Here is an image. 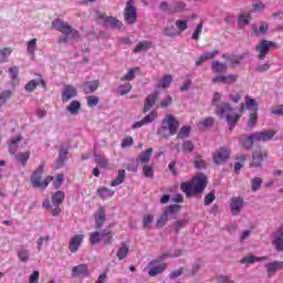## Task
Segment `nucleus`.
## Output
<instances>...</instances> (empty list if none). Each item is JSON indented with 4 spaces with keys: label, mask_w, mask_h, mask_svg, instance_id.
Here are the masks:
<instances>
[{
    "label": "nucleus",
    "mask_w": 283,
    "mask_h": 283,
    "mask_svg": "<svg viewBox=\"0 0 283 283\" xmlns=\"http://www.w3.org/2000/svg\"><path fill=\"white\" fill-rule=\"evenodd\" d=\"M207 176L203 174L195 176L190 181H184L180 185L182 193L186 198H200L207 189Z\"/></svg>",
    "instance_id": "f257e3e1"
},
{
    "label": "nucleus",
    "mask_w": 283,
    "mask_h": 283,
    "mask_svg": "<svg viewBox=\"0 0 283 283\" xmlns=\"http://www.w3.org/2000/svg\"><path fill=\"white\" fill-rule=\"evenodd\" d=\"M51 25L53 30L64 34V36L57 39V43H67V41H78L81 39V33L62 19L55 18Z\"/></svg>",
    "instance_id": "f03ea898"
},
{
    "label": "nucleus",
    "mask_w": 283,
    "mask_h": 283,
    "mask_svg": "<svg viewBox=\"0 0 283 283\" xmlns=\"http://www.w3.org/2000/svg\"><path fill=\"white\" fill-rule=\"evenodd\" d=\"M231 112H233V107L228 102H223L220 105L217 106V109L214 111V114L217 116H220L221 118H226L228 125L230 126V129H233L235 127V123L240 120L239 114H235L233 117H231Z\"/></svg>",
    "instance_id": "7ed1b4c3"
},
{
    "label": "nucleus",
    "mask_w": 283,
    "mask_h": 283,
    "mask_svg": "<svg viewBox=\"0 0 283 283\" xmlns=\"http://www.w3.org/2000/svg\"><path fill=\"white\" fill-rule=\"evenodd\" d=\"M178 127H180V122L174 117L171 114H167L163 119V126L158 128L157 134L165 138V132H169L170 136H176L178 134Z\"/></svg>",
    "instance_id": "20e7f679"
},
{
    "label": "nucleus",
    "mask_w": 283,
    "mask_h": 283,
    "mask_svg": "<svg viewBox=\"0 0 283 283\" xmlns=\"http://www.w3.org/2000/svg\"><path fill=\"white\" fill-rule=\"evenodd\" d=\"M44 171V166L40 165L38 169L33 172L31 176V185L34 187V189H46V187L54 180V177L46 176L44 180H42Z\"/></svg>",
    "instance_id": "39448f33"
},
{
    "label": "nucleus",
    "mask_w": 283,
    "mask_h": 283,
    "mask_svg": "<svg viewBox=\"0 0 283 283\" xmlns=\"http://www.w3.org/2000/svg\"><path fill=\"white\" fill-rule=\"evenodd\" d=\"M103 240L104 244L109 245L114 242V235H112V231L104 229L101 232L95 231L90 234V242L94 247L98 244Z\"/></svg>",
    "instance_id": "423d86ee"
},
{
    "label": "nucleus",
    "mask_w": 283,
    "mask_h": 283,
    "mask_svg": "<svg viewBox=\"0 0 283 283\" xmlns=\"http://www.w3.org/2000/svg\"><path fill=\"white\" fill-rule=\"evenodd\" d=\"M124 21L128 25H134L138 21V15L136 13V7H134V0H128L126 8L124 10Z\"/></svg>",
    "instance_id": "0eeeda50"
},
{
    "label": "nucleus",
    "mask_w": 283,
    "mask_h": 283,
    "mask_svg": "<svg viewBox=\"0 0 283 283\" xmlns=\"http://www.w3.org/2000/svg\"><path fill=\"white\" fill-rule=\"evenodd\" d=\"M163 260L160 258L158 260H153L148 263L147 269L149 277H156V275H160V273H165L167 271V263H160Z\"/></svg>",
    "instance_id": "6e6552de"
},
{
    "label": "nucleus",
    "mask_w": 283,
    "mask_h": 283,
    "mask_svg": "<svg viewBox=\"0 0 283 283\" xmlns=\"http://www.w3.org/2000/svg\"><path fill=\"white\" fill-rule=\"evenodd\" d=\"M269 158V151L263 150L261 146H259L253 153H252V163L251 167L258 168L262 167V163Z\"/></svg>",
    "instance_id": "1a4fd4ad"
},
{
    "label": "nucleus",
    "mask_w": 283,
    "mask_h": 283,
    "mask_svg": "<svg viewBox=\"0 0 283 283\" xmlns=\"http://www.w3.org/2000/svg\"><path fill=\"white\" fill-rule=\"evenodd\" d=\"M230 157L231 149L228 147H221L212 155V160L216 165H224Z\"/></svg>",
    "instance_id": "9d476101"
},
{
    "label": "nucleus",
    "mask_w": 283,
    "mask_h": 283,
    "mask_svg": "<svg viewBox=\"0 0 283 283\" xmlns=\"http://www.w3.org/2000/svg\"><path fill=\"white\" fill-rule=\"evenodd\" d=\"M272 48L277 46L275 45V42L269 40H263L256 45L260 61H264V59H266V54H269Z\"/></svg>",
    "instance_id": "9b49d317"
},
{
    "label": "nucleus",
    "mask_w": 283,
    "mask_h": 283,
    "mask_svg": "<svg viewBox=\"0 0 283 283\" xmlns=\"http://www.w3.org/2000/svg\"><path fill=\"white\" fill-rule=\"evenodd\" d=\"M277 132L273 129H264L253 133V138L255 143H269V140H272L273 136H275Z\"/></svg>",
    "instance_id": "f8f14e48"
},
{
    "label": "nucleus",
    "mask_w": 283,
    "mask_h": 283,
    "mask_svg": "<svg viewBox=\"0 0 283 283\" xmlns=\"http://www.w3.org/2000/svg\"><path fill=\"white\" fill-rule=\"evenodd\" d=\"M78 96V91H76V87L66 84L64 85V88L62 90V103H70L72 98H76Z\"/></svg>",
    "instance_id": "ddd939ff"
},
{
    "label": "nucleus",
    "mask_w": 283,
    "mask_h": 283,
    "mask_svg": "<svg viewBox=\"0 0 283 283\" xmlns=\"http://www.w3.org/2000/svg\"><path fill=\"white\" fill-rule=\"evenodd\" d=\"M242 207H244V198L233 197L230 200V211L232 216H239L240 211H242Z\"/></svg>",
    "instance_id": "4468645a"
},
{
    "label": "nucleus",
    "mask_w": 283,
    "mask_h": 283,
    "mask_svg": "<svg viewBox=\"0 0 283 283\" xmlns=\"http://www.w3.org/2000/svg\"><path fill=\"white\" fill-rule=\"evenodd\" d=\"M83 240H85L84 234L73 235L69 242V251L71 253H76L78 251V249H81V244H83Z\"/></svg>",
    "instance_id": "2eb2a0df"
},
{
    "label": "nucleus",
    "mask_w": 283,
    "mask_h": 283,
    "mask_svg": "<svg viewBox=\"0 0 283 283\" xmlns=\"http://www.w3.org/2000/svg\"><path fill=\"white\" fill-rule=\"evenodd\" d=\"M39 85H41V87H43V90L48 88V84H45V80H43V77L41 75H38V80L29 81L25 84L24 90H25V92H34V90H36V87H39Z\"/></svg>",
    "instance_id": "dca6fc26"
},
{
    "label": "nucleus",
    "mask_w": 283,
    "mask_h": 283,
    "mask_svg": "<svg viewBox=\"0 0 283 283\" xmlns=\"http://www.w3.org/2000/svg\"><path fill=\"white\" fill-rule=\"evenodd\" d=\"M21 140H23V136L21 134H18L15 137H12L8 140L9 154L12 156L17 155Z\"/></svg>",
    "instance_id": "f3484780"
},
{
    "label": "nucleus",
    "mask_w": 283,
    "mask_h": 283,
    "mask_svg": "<svg viewBox=\"0 0 283 283\" xmlns=\"http://www.w3.org/2000/svg\"><path fill=\"white\" fill-rule=\"evenodd\" d=\"M73 277H90V268L87 264H80L72 268Z\"/></svg>",
    "instance_id": "a211bd4d"
},
{
    "label": "nucleus",
    "mask_w": 283,
    "mask_h": 283,
    "mask_svg": "<svg viewBox=\"0 0 283 283\" xmlns=\"http://www.w3.org/2000/svg\"><path fill=\"white\" fill-rule=\"evenodd\" d=\"M158 96H160V93L158 92L147 95L144 102V114H147V112H149V109H151V107L156 105V101H158Z\"/></svg>",
    "instance_id": "6ab92c4d"
},
{
    "label": "nucleus",
    "mask_w": 283,
    "mask_h": 283,
    "mask_svg": "<svg viewBox=\"0 0 283 283\" xmlns=\"http://www.w3.org/2000/svg\"><path fill=\"white\" fill-rule=\"evenodd\" d=\"M268 276L273 277L277 271L283 269V261H273L265 264Z\"/></svg>",
    "instance_id": "aec40b11"
},
{
    "label": "nucleus",
    "mask_w": 283,
    "mask_h": 283,
    "mask_svg": "<svg viewBox=\"0 0 283 283\" xmlns=\"http://www.w3.org/2000/svg\"><path fill=\"white\" fill-rule=\"evenodd\" d=\"M99 85H101V82L98 80L83 82L82 90L83 92H85V94H94V92L98 90Z\"/></svg>",
    "instance_id": "412c9836"
},
{
    "label": "nucleus",
    "mask_w": 283,
    "mask_h": 283,
    "mask_svg": "<svg viewBox=\"0 0 283 283\" xmlns=\"http://www.w3.org/2000/svg\"><path fill=\"white\" fill-rule=\"evenodd\" d=\"M94 218H95V229L101 230L103 228V224H105V220H106L105 210L101 208L97 212H95Z\"/></svg>",
    "instance_id": "4be33fe9"
},
{
    "label": "nucleus",
    "mask_w": 283,
    "mask_h": 283,
    "mask_svg": "<svg viewBox=\"0 0 283 283\" xmlns=\"http://www.w3.org/2000/svg\"><path fill=\"white\" fill-rule=\"evenodd\" d=\"M239 143L244 149H253V143H255V137L253 134L250 136L242 135L239 137Z\"/></svg>",
    "instance_id": "5701e85b"
},
{
    "label": "nucleus",
    "mask_w": 283,
    "mask_h": 283,
    "mask_svg": "<svg viewBox=\"0 0 283 283\" xmlns=\"http://www.w3.org/2000/svg\"><path fill=\"white\" fill-rule=\"evenodd\" d=\"M222 59L228 61L230 65H240L242 61L244 60V55H235L231 53H224Z\"/></svg>",
    "instance_id": "b1692460"
},
{
    "label": "nucleus",
    "mask_w": 283,
    "mask_h": 283,
    "mask_svg": "<svg viewBox=\"0 0 283 283\" xmlns=\"http://www.w3.org/2000/svg\"><path fill=\"white\" fill-rule=\"evenodd\" d=\"M154 46V43L147 40L140 41L133 50L135 54H138L140 52H147V50H151Z\"/></svg>",
    "instance_id": "393cba45"
},
{
    "label": "nucleus",
    "mask_w": 283,
    "mask_h": 283,
    "mask_svg": "<svg viewBox=\"0 0 283 283\" xmlns=\"http://www.w3.org/2000/svg\"><path fill=\"white\" fill-rule=\"evenodd\" d=\"M265 260H269V256H254L253 254H248L243 259H241V264H253L255 262H264Z\"/></svg>",
    "instance_id": "a878e982"
},
{
    "label": "nucleus",
    "mask_w": 283,
    "mask_h": 283,
    "mask_svg": "<svg viewBox=\"0 0 283 283\" xmlns=\"http://www.w3.org/2000/svg\"><path fill=\"white\" fill-rule=\"evenodd\" d=\"M187 10V3L185 2H175L174 6H171L168 9V14H178L180 12H185Z\"/></svg>",
    "instance_id": "bb28decb"
},
{
    "label": "nucleus",
    "mask_w": 283,
    "mask_h": 283,
    "mask_svg": "<svg viewBox=\"0 0 283 283\" xmlns=\"http://www.w3.org/2000/svg\"><path fill=\"white\" fill-rule=\"evenodd\" d=\"M104 23H106L109 28H114L115 30H120L123 28V22L114 17H105L103 18Z\"/></svg>",
    "instance_id": "cd10ccee"
},
{
    "label": "nucleus",
    "mask_w": 283,
    "mask_h": 283,
    "mask_svg": "<svg viewBox=\"0 0 283 283\" xmlns=\"http://www.w3.org/2000/svg\"><path fill=\"white\" fill-rule=\"evenodd\" d=\"M154 154V148H147L137 159L136 163H142V165H147L151 160V155Z\"/></svg>",
    "instance_id": "c85d7f7f"
},
{
    "label": "nucleus",
    "mask_w": 283,
    "mask_h": 283,
    "mask_svg": "<svg viewBox=\"0 0 283 283\" xmlns=\"http://www.w3.org/2000/svg\"><path fill=\"white\" fill-rule=\"evenodd\" d=\"M97 195L102 200H107V198L114 197V190L107 187H101L97 189Z\"/></svg>",
    "instance_id": "c756f323"
},
{
    "label": "nucleus",
    "mask_w": 283,
    "mask_h": 283,
    "mask_svg": "<svg viewBox=\"0 0 283 283\" xmlns=\"http://www.w3.org/2000/svg\"><path fill=\"white\" fill-rule=\"evenodd\" d=\"M128 254L129 245L127 244V242H123L117 250V258L118 260H125V258H127Z\"/></svg>",
    "instance_id": "7c9ffc66"
},
{
    "label": "nucleus",
    "mask_w": 283,
    "mask_h": 283,
    "mask_svg": "<svg viewBox=\"0 0 283 283\" xmlns=\"http://www.w3.org/2000/svg\"><path fill=\"white\" fill-rule=\"evenodd\" d=\"M14 158L17 163H20L22 167H25V165H28V161L30 160V151L18 153L14 155Z\"/></svg>",
    "instance_id": "2f4dec72"
},
{
    "label": "nucleus",
    "mask_w": 283,
    "mask_h": 283,
    "mask_svg": "<svg viewBox=\"0 0 283 283\" xmlns=\"http://www.w3.org/2000/svg\"><path fill=\"white\" fill-rule=\"evenodd\" d=\"M52 205H63V200H65V192L57 190L51 196Z\"/></svg>",
    "instance_id": "473e14b6"
},
{
    "label": "nucleus",
    "mask_w": 283,
    "mask_h": 283,
    "mask_svg": "<svg viewBox=\"0 0 283 283\" xmlns=\"http://www.w3.org/2000/svg\"><path fill=\"white\" fill-rule=\"evenodd\" d=\"M125 178H127V174L125 172V169L118 170V175L116 179H114L111 182V187H118V185H123V182H125Z\"/></svg>",
    "instance_id": "72a5a7b5"
},
{
    "label": "nucleus",
    "mask_w": 283,
    "mask_h": 283,
    "mask_svg": "<svg viewBox=\"0 0 283 283\" xmlns=\"http://www.w3.org/2000/svg\"><path fill=\"white\" fill-rule=\"evenodd\" d=\"M255 125H258V112H253L250 114V117L245 127L247 132H251V129H253Z\"/></svg>",
    "instance_id": "f704fd0d"
},
{
    "label": "nucleus",
    "mask_w": 283,
    "mask_h": 283,
    "mask_svg": "<svg viewBox=\"0 0 283 283\" xmlns=\"http://www.w3.org/2000/svg\"><path fill=\"white\" fill-rule=\"evenodd\" d=\"M245 108L250 112H258V102L254 98H251L249 95L245 96Z\"/></svg>",
    "instance_id": "c9c22d12"
},
{
    "label": "nucleus",
    "mask_w": 283,
    "mask_h": 283,
    "mask_svg": "<svg viewBox=\"0 0 283 283\" xmlns=\"http://www.w3.org/2000/svg\"><path fill=\"white\" fill-rule=\"evenodd\" d=\"M238 23L240 28H242L243 25H249V23H251V13H247V12L240 13Z\"/></svg>",
    "instance_id": "e433bc0d"
},
{
    "label": "nucleus",
    "mask_w": 283,
    "mask_h": 283,
    "mask_svg": "<svg viewBox=\"0 0 283 283\" xmlns=\"http://www.w3.org/2000/svg\"><path fill=\"white\" fill-rule=\"evenodd\" d=\"M171 81H174V77L171 75L164 76L157 85L158 90L160 88L165 90L169 87V85H171Z\"/></svg>",
    "instance_id": "4c0bfd02"
},
{
    "label": "nucleus",
    "mask_w": 283,
    "mask_h": 283,
    "mask_svg": "<svg viewBox=\"0 0 283 283\" xmlns=\"http://www.w3.org/2000/svg\"><path fill=\"white\" fill-rule=\"evenodd\" d=\"M12 54V48L0 49V63H8V59Z\"/></svg>",
    "instance_id": "58836bf2"
},
{
    "label": "nucleus",
    "mask_w": 283,
    "mask_h": 283,
    "mask_svg": "<svg viewBox=\"0 0 283 283\" xmlns=\"http://www.w3.org/2000/svg\"><path fill=\"white\" fill-rule=\"evenodd\" d=\"M212 70L216 74H221V72H227V64L218 61L212 62Z\"/></svg>",
    "instance_id": "ea45409f"
},
{
    "label": "nucleus",
    "mask_w": 283,
    "mask_h": 283,
    "mask_svg": "<svg viewBox=\"0 0 283 283\" xmlns=\"http://www.w3.org/2000/svg\"><path fill=\"white\" fill-rule=\"evenodd\" d=\"M193 149H196V146L191 140H185L182 143L181 151H184L185 154H192Z\"/></svg>",
    "instance_id": "a19ab883"
},
{
    "label": "nucleus",
    "mask_w": 283,
    "mask_h": 283,
    "mask_svg": "<svg viewBox=\"0 0 283 283\" xmlns=\"http://www.w3.org/2000/svg\"><path fill=\"white\" fill-rule=\"evenodd\" d=\"M189 134H191V128L190 126H182L179 130V133L177 134V138L179 139H185V138H189Z\"/></svg>",
    "instance_id": "79ce46f5"
},
{
    "label": "nucleus",
    "mask_w": 283,
    "mask_h": 283,
    "mask_svg": "<svg viewBox=\"0 0 283 283\" xmlns=\"http://www.w3.org/2000/svg\"><path fill=\"white\" fill-rule=\"evenodd\" d=\"M67 112H70L72 115H75L77 112H81V102L73 101L67 107Z\"/></svg>",
    "instance_id": "37998d69"
},
{
    "label": "nucleus",
    "mask_w": 283,
    "mask_h": 283,
    "mask_svg": "<svg viewBox=\"0 0 283 283\" xmlns=\"http://www.w3.org/2000/svg\"><path fill=\"white\" fill-rule=\"evenodd\" d=\"M168 220H169V214L164 210L163 214L157 220V223H156L157 228L163 229V227L167 224Z\"/></svg>",
    "instance_id": "c03bdc74"
},
{
    "label": "nucleus",
    "mask_w": 283,
    "mask_h": 283,
    "mask_svg": "<svg viewBox=\"0 0 283 283\" xmlns=\"http://www.w3.org/2000/svg\"><path fill=\"white\" fill-rule=\"evenodd\" d=\"M12 98V91L6 90L0 93V102L3 103V105H8V101Z\"/></svg>",
    "instance_id": "a18cd8bd"
},
{
    "label": "nucleus",
    "mask_w": 283,
    "mask_h": 283,
    "mask_svg": "<svg viewBox=\"0 0 283 283\" xmlns=\"http://www.w3.org/2000/svg\"><path fill=\"white\" fill-rule=\"evenodd\" d=\"M180 209H182V207L180 205H170L164 211L168 216H174V214L178 213L180 211Z\"/></svg>",
    "instance_id": "49530a36"
},
{
    "label": "nucleus",
    "mask_w": 283,
    "mask_h": 283,
    "mask_svg": "<svg viewBox=\"0 0 283 283\" xmlns=\"http://www.w3.org/2000/svg\"><path fill=\"white\" fill-rule=\"evenodd\" d=\"M164 34L165 36H169L170 39H176V36H178V31H176V28H174V25L166 27L164 29Z\"/></svg>",
    "instance_id": "de8ad7c7"
},
{
    "label": "nucleus",
    "mask_w": 283,
    "mask_h": 283,
    "mask_svg": "<svg viewBox=\"0 0 283 283\" xmlns=\"http://www.w3.org/2000/svg\"><path fill=\"white\" fill-rule=\"evenodd\" d=\"M182 255V250L177 249L174 253L166 252L163 255L159 256V260H167V258H180Z\"/></svg>",
    "instance_id": "09e8293b"
},
{
    "label": "nucleus",
    "mask_w": 283,
    "mask_h": 283,
    "mask_svg": "<svg viewBox=\"0 0 283 283\" xmlns=\"http://www.w3.org/2000/svg\"><path fill=\"white\" fill-rule=\"evenodd\" d=\"M132 84L126 83V84H122L118 86V92L120 94V96H125L127 94H129V92H132Z\"/></svg>",
    "instance_id": "8fccbe9b"
},
{
    "label": "nucleus",
    "mask_w": 283,
    "mask_h": 283,
    "mask_svg": "<svg viewBox=\"0 0 283 283\" xmlns=\"http://www.w3.org/2000/svg\"><path fill=\"white\" fill-rule=\"evenodd\" d=\"M154 222V214L149 213L144 216L143 218V227L144 229H151L150 224Z\"/></svg>",
    "instance_id": "3c124183"
},
{
    "label": "nucleus",
    "mask_w": 283,
    "mask_h": 283,
    "mask_svg": "<svg viewBox=\"0 0 283 283\" xmlns=\"http://www.w3.org/2000/svg\"><path fill=\"white\" fill-rule=\"evenodd\" d=\"M237 160H239V161H237L234 164V171H235V174L240 172V170L242 169V167H243L242 163H247V156L241 155V156H239L237 158Z\"/></svg>",
    "instance_id": "603ef678"
},
{
    "label": "nucleus",
    "mask_w": 283,
    "mask_h": 283,
    "mask_svg": "<svg viewBox=\"0 0 283 283\" xmlns=\"http://www.w3.org/2000/svg\"><path fill=\"white\" fill-rule=\"evenodd\" d=\"M158 118V113L157 112H150L148 115H146L143 120L145 125H150V123H154Z\"/></svg>",
    "instance_id": "864d4df0"
},
{
    "label": "nucleus",
    "mask_w": 283,
    "mask_h": 283,
    "mask_svg": "<svg viewBox=\"0 0 283 283\" xmlns=\"http://www.w3.org/2000/svg\"><path fill=\"white\" fill-rule=\"evenodd\" d=\"M86 101H87L88 107H96V105H98V103H101V99L98 98V96H95V95L87 96Z\"/></svg>",
    "instance_id": "5fc2aeb1"
},
{
    "label": "nucleus",
    "mask_w": 283,
    "mask_h": 283,
    "mask_svg": "<svg viewBox=\"0 0 283 283\" xmlns=\"http://www.w3.org/2000/svg\"><path fill=\"white\" fill-rule=\"evenodd\" d=\"M262 178L255 177L251 180V189L252 191H258L260 187H262Z\"/></svg>",
    "instance_id": "6e6d98bb"
},
{
    "label": "nucleus",
    "mask_w": 283,
    "mask_h": 283,
    "mask_svg": "<svg viewBox=\"0 0 283 283\" xmlns=\"http://www.w3.org/2000/svg\"><path fill=\"white\" fill-rule=\"evenodd\" d=\"M171 103H174V98L171 97V95H167L166 98L159 103V107L161 109H167V107H169Z\"/></svg>",
    "instance_id": "4d7b16f0"
},
{
    "label": "nucleus",
    "mask_w": 283,
    "mask_h": 283,
    "mask_svg": "<svg viewBox=\"0 0 283 283\" xmlns=\"http://www.w3.org/2000/svg\"><path fill=\"white\" fill-rule=\"evenodd\" d=\"M94 156H95V163H97V165L99 167L105 169L107 167V164H108L107 159L101 157V155H98V154H94Z\"/></svg>",
    "instance_id": "13d9d810"
},
{
    "label": "nucleus",
    "mask_w": 283,
    "mask_h": 283,
    "mask_svg": "<svg viewBox=\"0 0 283 283\" xmlns=\"http://www.w3.org/2000/svg\"><path fill=\"white\" fill-rule=\"evenodd\" d=\"M143 174L145 176V178H153L154 177V167L151 166H143Z\"/></svg>",
    "instance_id": "bf43d9fd"
},
{
    "label": "nucleus",
    "mask_w": 283,
    "mask_h": 283,
    "mask_svg": "<svg viewBox=\"0 0 283 283\" xmlns=\"http://www.w3.org/2000/svg\"><path fill=\"white\" fill-rule=\"evenodd\" d=\"M238 78H239L238 74L223 75V83L231 85V83H235Z\"/></svg>",
    "instance_id": "052dcab7"
},
{
    "label": "nucleus",
    "mask_w": 283,
    "mask_h": 283,
    "mask_svg": "<svg viewBox=\"0 0 283 283\" xmlns=\"http://www.w3.org/2000/svg\"><path fill=\"white\" fill-rule=\"evenodd\" d=\"M134 78H136V71L130 69L123 77H120V81H134Z\"/></svg>",
    "instance_id": "680f3d73"
},
{
    "label": "nucleus",
    "mask_w": 283,
    "mask_h": 283,
    "mask_svg": "<svg viewBox=\"0 0 283 283\" xmlns=\"http://www.w3.org/2000/svg\"><path fill=\"white\" fill-rule=\"evenodd\" d=\"M27 50H28L29 54H34V51L36 50V38H34L28 42Z\"/></svg>",
    "instance_id": "e2e57ef3"
},
{
    "label": "nucleus",
    "mask_w": 283,
    "mask_h": 283,
    "mask_svg": "<svg viewBox=\"0 0 283 283\" xmlns=\"http://www.w3.org/2000/svg\"><path fill=\"white\" fill-rule=\"evenodd\" d=\"M18 258L20 262H28L30 260V252L28 250H21L18 252Z\"/></svg>",
    "instance_id": "0e129e2a"
},
{
    "label": "nucleus",
    "mask_w": 283,
    "mask_h": 283,
    "mask_svg": "<svg viewBox=\"0 0 283 283\" xmlns=\"http://www.w3.org/2000/svg\"><path fill=\"white\" fill-rule=\"evenodd\" d=\"M175 24L179 32H185V30L189 28V25L187 24V20H177Z\"/></svg>",
    "instance_id": "69168bd1"
},
{
    "label": "nucleus",
    "mask_w": 283,
    "mask_h": 283,
    "mask_svg": "<svg viewBox=\"0 0 283 283\" xmlns=\"http://www.w3.org/2000/svg\"><path fill=\"white\" fill-rule=\"evenodd\" d=\"M213 123V117H207L203 120L199 122L198 125H200L201 127H212Z\"/></svg>",
    "instance_id": "338daca9"
},
{
    "label": "nucleus",
    "mask_w": 283,
    "mask_h": 283,
    "mask_svg": "<svg viewBox=\"0 0 283 283\" xmlns=\"http://www.w3.org/2000/svg\"><path fill=\"white\" fill-rule=\"evenodd\" d=\"M272 244L275 245L276 251H283V239L280 237H274Z\"/></svg>",
    "instance_id": "774afa93"
}]
</instances>
